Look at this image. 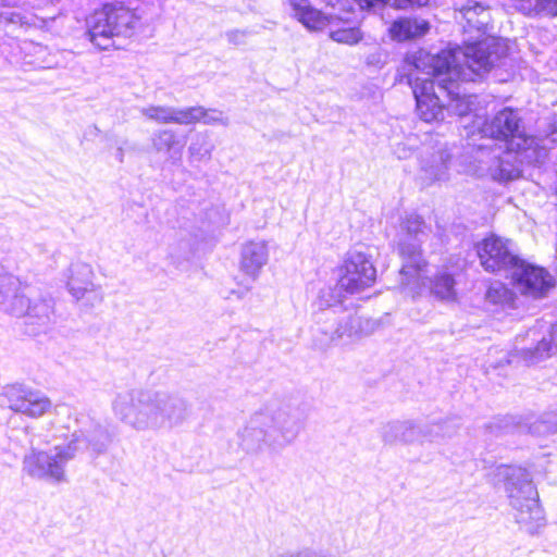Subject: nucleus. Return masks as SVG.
<instances>
[{
	"label": "nucleus",
	"mask_w": 557,
	"mask_h": 557,
	"mask_svg": "<svg viewBox=\"0 0 557 557\" xmlns=\"http://www.w3.org/2000/svg\"><path fill=\"white\" fill-rule=\"evenodd\" d=\"M77 422L82 426L72 434L67 445L49 450L30 447L23 458V472L36 480L61 483L66 481V463L77 453H88L94 458L104 454L112 442L108 428L89 416H83Z\"/></svg>",
	"instance_id": "obj_4"
},
{
	"label": "nucleus",
	"mask_w": 557,
	"mask_h": 557,
	"mask_svg": "<svg viewBox=\"0 0 557 557\" xmlns=\"http://www.w3.org/2000/svg\"><path fill=\"white\" fill-rule=\"evenodd\" d=\"M485 299L493 305L510 304L513 301V294L504 283L497 281L487 287Z\"/></svg>",
	"instance_id": "obj_27"
},
{
	"label": "nucleus",
	"mask_w": 557,
	"mask_h": 557,
	"mask_svg": "<svg viewBox=\"0 0 557 557\" xmlns=\"http://www.w3.org/2000/svg\"><path fill=\"white\" fill-rule=\"evenodd\" d=\"M375 280L376 269L371 256L357 250L348 251L339 268V288L351 295L372 286Z\"/></svg>",
	"instance_id": "obj_12"
},
{
	"label": "nucleus",
	"mask_w": 557,
	"mask_h": 557,
	"mask_svg": "<svg viewBox=\"0 0 557 557\" xmlns=\"http://www.w3.org/2000/svg\"><path fill=\"white\" fill-rule=\"evenodd\" d=\"M114 414L137 431H170L183 425L191 414V404L177 393L127 391L113 403Z\"/></svg>",
	"instance_id": "obj_2"
},
{
	"label": "nucleus",
	"mask_w": 557,
	"mask_h": 557,
	"mask_svg": "<svg viewBox=\"0 0 557 557\" xmlns=\"http://www.w3.org/2000/svg\"><path fill=\"white\" fill-rule=\"evenodd\" d=\"M100 131L98 129L97 126H92L91 129H90V135H97Z\"/></svg>",
	"instance_id": "obj_41"
},
{
	"label": "nucleus",
	"mask_w": 557,
	"mask_h": 557,
	"mask_svg": "<svg viewBox=\"0 0 557 557\" xmlns=\"http://www.w3.org/2000/svg\"><path fill=\"white\" fill-rule=\"evenodd\" d=\"M4 396L11 410L30 418L41 417L51 408L50 399L42 392L22 384L9 386Z\"/></svg>",
	"instance_id": "obj_15"
},
{
	"label": "nucleus",
	"mask_w": 557,
	"mask_h": 557,
	"mask_svg": "<svg viewBox=\"0 0 557 557\" xmlns=\"http://www.w3.org/2000/svg\"><path fill=\"white\" fill-rule=\"evenodd\" d=\"M520 8L528 13L557 15V0H521Z\"/></svg>",
	"instance_id": "obj_28"
},
{
	"label": "nucleus",
	"mask_w": 557,
	"mask_h": 557,
	"mask_svg": "<svg viewBox=\"0 0 557 557\" xmlns=\"http://www.w3.org/2000/svg\"><path fill=\"white\" fill-rule=\"evenodd\" d=\"M246 32L233 29L226 33L227 40L233 45H243L245 42Z\"/></svg>",
	"instance_id": "obj_35"
},
{
	"label": "nucleus",
	"mask_w": 557,
	"mask_h": 557,
	"mask_svg": "<svg viewBox=\"0 0 557 557\" xmlns=\"http://www.w3.org/2000/svg\"><path fill=\"white\" fill-rule=\"evenodd\" d=\"M203 112L205 113L201 114L199 122L207 124V125H211V124H215V123H220V122L223 124H226V122H223L222 119L220 117L221 112H218L216 110H208L206 108H203Z\"/></svg>",
	"instance_id": "obj_32"
},
{
	"label": "nucleus",
	"mask_w": 557,
	"mask_h": 557,
	"mask_svg": "<svg viewBox=\"0 0 557 557\" xmlns=\"http://www.w3.org/2000/svg\"><path fill=\"white\" fill-rule=\"evenodd\" d=\"M307 417V407L300 401H288L276 409L256 411L238 429V446L250 456L265 451L280 453L298 437Z\"/></svg>",
	"instance_id": "obj_3"
},
{
	"label": "nucleus",
	"mask_w": 557,
	"mask_h": 557,
	"mask_svg": "<svg viewBox=\"0 0 557 557\" xmlns=\"http://www.w3.org/2000/svg\"><path fill=\"white\" fill-rule=\"evenodd\" d=\"M363 10H371L382 8L391 3V0H355Z\"/></svg>",
	"instance_id": "obj_34"
},
{
	"label": "nucleus",
	"mask_w": 557,
	"mask_h": 557,
	"mask_svg": "<svg viewBox=\"0 0 557 557\" xmlns=\"http://www.w3.org/2000/svg\"><path fill=\"white\" fill-rule=\"evenodd\" d=\"M507 52L505 40L493 36L467 42L463 48L448 47L436 54L419 50L406 55L397 77L411 88L416 112L422 121H443L450 110L465 116L472 111L475 98L466 84L481 82Z\"/></svg>",
	"instance_id": "obj_1"
},
{
	"label": "nucleus",
	"mask_w": 557,
	"mask_h": 557,
	"mask_svg": "<svg viewBox=\"0 0 557 557\" xmlns=\"http://www.w3.org/2000/svg\"><path fill=\"white\" fill-rule=\"evenodd\" d=\"M15 14L14 13H11V16H14ZM12 22L14 21L13 17L10 18Z\"/></svg>",
	"instance_id": "obj_43"
},
{
	"label": "nucleus",
	"mask_w": 557,
	"mask_h": 557,
	"mask_svg": "<svg viewBox=\"0 0 557 557\" xmlns=\"http://www.w3.org/2000/svg\"><path fill=\"white\" fill-rule=\"evenodd\" d=\"M143 115L158 123H172V107L168 106H149L141 109Z\"/></svg>",
	"instance_id": "obj_29"
},
{
	"label": "nucleus",
	"mask_w": 557,
	"mask_h": 557,
	"mask_svg": "<svg viewBox=\"0 0 557 557\" xmlns=\"http://www.w3.org/2000/svg\"><path fill=\"white\" fill-rule=\"evenodd\" d=\"M429 30L430 23L428 21L413 17L397 18L389 27L392 38L398 41L422 37L428 34Z\"/></svg>",
	"instance_id": "obj_21"
},
{
	"label": "nucleus",
	"mask_w": 557,
	"mask_h": 557,
	"mask_svg": "<svg viewBox=\"0 0 557 557\" xmlns=\"http://www.w3.org/2000/svg\"><path fill=\"white\" fill-rule=\"evenodd\" d=\"M293 16L310 30L322 29L325 26L324 14L311 5L309 0H288Z\"/></svg>",
	"instance_id": "obj_23"
},
{
	"label": "nucleus",
	"mask_w": 557,
	"mask_h": 557,
	"mask_svg": "<svg viewBox=\"0 0 557 557\" xmlns=\"http://www.w3.org/2000/svg\"><path fill=\"white\" fill-rule=\"evenodd\" d=\"M484 10L485 8L482 3L473 0H467L459 9L469 23L472 22L474 15L483 13Z\"/></svg>",
	"instance_id": "obj_31"
},
{
	"label": "nucleus",
	"mask_w": 557,
	"mask_h": 557,
	"mask_svg": "<svg viewBox=\"0 0 557 557\" xmlns=\"http://www.w3.org/2000/svg\"><path fill=\"white\" fill-rule=\"evenodd\" d=\"M485 431L496 437L516 432L529 433L534 436L555 434L545 414L533 422H529L523 420L521 417L510 414L497 417L485 424Z\"/></svg>",
	"instance_id": "obj_16"
},
{
	"label": "nucleus",
	"mask_w": 557,
	"mask_h": 557,
	"mask_svg": "<svg viewBox=\"0 0 557 557\" xmlns=\"http://www.w3.org/2000/svg\"><path fill=\"white\" fill-rule=\"evenodd\" d=\"M269 259V249L264 240H251L243 245L240 251V270L253 280Z\"/></svg>",
	"instance_id": "obj_18"
},
{
	"label": "nucleus",
	"mask_w": 557,
	"mask_h": 557,
	"mask_svg": "<svg viewBox=\"0 0 557 557\" xmlns=\"http://www.w3.org/2000/svg\"><path fill=\"white\" fill-rule=\"evenodd\" d=\"M366 63L369 66L382 67L385 63V60H383V54L381 52L375 51L367 57Z\"/></svg>",
	"instance_id": "obj_36"
},
{
	"label": "nucleus",
	"mask_w": 557,
	"mask_h": 557,
	"mask_svg": "<svg viewBox=\"0 0 557 557\" xmlns=\"http://www.w3.org/2000/svg\"><path fill=\"white\" fill-rule=\"evenodd\" d=\"M345 290L339 288V281L334 286L322 288L313 304L318 310L313 313L311 326L312 345L320 350L331 344L350 339L362 331L361 318L342 309Z\"/></svg>",
	"instance_id": "obj_6"
},
{
	"label": "nucleus",
	"mask_w": 557,
	"mask_h": 557,
	"mask_svg": "<svg viewBox=\"0 0 557 557\" xmlns=\"http://www.w3.org/2000/svg\"><path fill=\"white\" fill-rule=\"evenodd\" d=\"M482 137L504 144L508 152L522 156L528 162L541 157L540 140L525 132L524 122L518 109L504 107L486 115L479 127Z\"/></svg>",
	"instance_id": "obj_9"
},
{
	"label": "nucleus",
	"mask_w": 557,
	"mask_h": 557,
	"mask_svg": "<svg viewBox=\"0 0 557 557\" xmlns=\"http://www.w3.org/2000/svg\"><path fill=\"white\" fill-rule=\"evenodd\" d=\"M499 171H500L499 176L504 181H510L515 177V175L512 174L511 171L506 172V173L503 171V169H500Z\"/></svg>",
	"instance_id": "obj_38"
},
{
	"label": "nucleus",
	"mask_w": 557,
	"mask_h": 557,
	"mask_svg": "<svg viewBox=\"0 0 557 557\" xmlns=\"http://www.w3.org/2000/svg\"><path fill=\"white\" fill-rule=\"evenodd\" d=\"M511 242L491 234L475 245L476 256L482 268L490 273L512 271L521 261L510 248Z\"/></svg>",
	"instance_id": "obj_13"
},
{
	"label": "nucleus",
	"mask_w": 557,
	"mask_h": 557,
	"mask_svg": "<svg viewBox=\"0 0 557 557\" xmlns=\"http://www.w3.org/2000/svg\"><path fill=\"white\" fill-rule=\"evenodd\" d=\"M493 482L496 486L504 485L509 504L516 511L517 523L528 525V532L530 533L542 525L544 520L543 509L540 505L536 487L527 469L500 465L494 471Z\"/></svg>",
	"instance_id": "obj_7"
},
{
	"label": "nucleus",
	"mask_w": 557,
	"mask_h": 557,
	"mask_svg": "<svg viewBox=\"0 0 557 557\" xmlns=\"http://www.w3.org/2000/svg\"><path fill=\"white\" fill-rule=\"evenodd\" d=\"M456 281L450 273L441 272L433 276L430 289L434 297L441 300H451L456 297Z\"/></svg>",
	"instance_id": "obj_24"
},
{
	"label": "nucleus",
	"mask_w": 557,
	"mask_h": 557,
	"mask_svg": "<svg viewBox=\"0 0 557 557\" xmlns=\"http://www.w3.org/2000/svg\"><path fill=\"white\" fill-rule=\"evenodd\" d=\"M547 421H549V425L553 432L557 433V409L550 412L544 413Z\"/></svg>",
	"instance_id": "obj_37"
},
{
	"label": "nucleus",
	"mask_w": 557,
	"mask_h": 557,
	"mask_svg": "<svg viewBox=\"0 0 557 557\" xmlns=\"http://www.w3.org/2000/svg\"><path fill=\"white\" fill-rule=\"evenodd\" d=\"M0 309L23 318V333L37 336L46 333L52 322V299L39 294L34 287L23 285L18 277L0 264Z\"/></svg>",
	"instance_id": "obj_5"
},
{
	"label": "nucleus",
	"mask_w": 557,
	"mask_h": 557,
	"mask_svg": "<svg viewBox=\"0 0 557 557\" xmlns=\"http://www.w3.org/2000/svg\"><path fill=\"white\" fill-rule=\"evenodd\" d=\"M333 40L341 44L354 45L361 40L362 35L359 28L338 29L331 34Z\"/></svg>",
	"instance_id": "obj_30"
},
{
	"label": "nucleus",
	"mask_w": 557,
	"mask_h": 557,
	"mask_svg": "<svg viewBox=\"0 0 557 557\" xmlns=\"http://www.w3.org/2000/svg\"><path fill=\"white\" fill-rule=\"evenodd\" d=\"M115 159L119 161V162H123L124 161V151H123V148L122 147H119L116 149V152H115Z\"/></svg>",
	"instance_id": "obj_39"
},
{
	"label": "nucleus",
	"mask_w": 557,
	"mask_h": 557,
	"mask_svg": "<svg viewBox=\"0 0 557 557\" xmlns=\"http://www.w3.org/2000/svg\"><path fill=\"white\" fill-rule=\"evenodd\" d=\"M203 113V107L201 106L188 108L172 107V123L181 125L196 124Z\"/></svg>",
	"instance_id": "obj_26"
},
{
	"label": "nucleus",
	"mask_w": 557,
	"mask_h": 557,
	"mask_svg": "<svg viewBox=\"0 0 557 557\" xmlns=\"http://www.w3.org/2000/svg\"><path fill=\"white\" fill-rule=\"evenodd\" d=\"M557 354V322L552 324L547 336L537 341L536 345L529 348L515 349L507 355L506 362L523 363L527 367L537 364Z\"/></svg>",
	"instance_id": "obj_17"
},
{
	"label": "nucleus",
	"mask_w": 557,
	"mask_h": 557,
	"mask_svg": "<svg viewBox=\"0 0 557 557\" xmlns=\"http://www.w3.org/2000/svg\"><path fill=\"white\" fill-rule=\"evenodd\" d=\"M70 272L71 275L67 281L69 293L76 300H79L84 297L86 292L92 289V269L87 263L77 262L71 264Z\"/></svg>",
	"instance_id": "obj_22"
},
{
	"label": "nucleus",
	"mask_w": 557,
	"mask_h": 557,
	"mask_svg": "<svg viewBox=\"0 0 557 557\" xmlns=\"http://www.w3.org/2000/svg\"><path fill=\"white\" fill-rule=\"evenodd\" d=\"M392 5L397 9H408L413 7H424L430 0H391Z\"/></svg>",
	"instance_id": "obj_33"
},
{
	"label": "nucleus",
	"mask_w": 557,
	"mask_h": 557,
	"mask_svg": "<svg viewBox=\"0 0 557 557\" xmlns=\"http://www.w3.org/2000/svg\"><path fill=\"white\" fill-rule=\"evenodd\" d=\"M461 425L458 417H448L443 421L432 420L429 423H418L413 420L392 421L382 429V438L385 444H413L424 442L438 443L451 437Z\"/></svg>",
	"instance_id": "obj_11"
},
{
	"label": "nucleus",
	"mask_w": 557,
	"mask_h": 557,
	"mask_svg": "<svg viewBox=\"0 0 557 557\" xmlns=\"http://www.w3.org/2000/svg\"><path fill=\"white\" fill-rule=\"evenodd\" d=\"M15 0H0V8L14 5Z\"/></svg>",
	"instance_id": "obj_40"
},
{
	"label": "nucleus",
	"mask_w": 557,
	"mask_h": 557,
	"mask_svg": "<svg viewBox=\"0 0 557 557\" xmlns=\"http://www.w3.org/2000/svg\"><path fill=\"white\" fill-rule=\"evenodd\" d=\"M430 231L424 219L414 212L399 219L394 242L403 259L399 270L403 285L409 286L420 280L421 272L426 267L422 245L426 242Z\"/></svg>",
	"instance_id": "obj_10"
},
{
	"label": "nucleus",
	"mask_w": 557,
	"mask_h": 557,
	"mask_svg": "<svg viewBox=\"0 0 557 557\" xmlns=\"http://www.w3.org/2000/svg\"><path fill=\"white\" fill-rule=\"evenodd\" d=\"M140 22L137 10L124 3H104L86 18V39L100 50L121 48L119 39L136 34Z\"/></svg>",
	"instance_id": "obj_8"
},
{
	"label": "nucleus",
	"mask_w": 557,
	"mask_h": 557,
	"mask_svg": "<svg viewBox=\"0 0 557 557\" xmlns=\"http://www.w3.org/2000/svg\"><path fill=\"white\" fill-rule=\"evenodd\" d=\"M450 160V152L444 148L421 158L422 180L425 181L426 185L448 180Z\"/></svg>",
	"instance_id": "obj_19"
},
{
	"label": "nucleus",
	"mask_w": 557,
	"mask_h": 557,
	"mask_svg": "<svg viewBox=\"0 0 557 557\" xmlns=\"http://www.w3.org/2000/svg\"><path fill=\"white\" fill-rule=\"evenodd\" d=\"M214 145L210 137L206 134H199L191 141L188 147V152L191 161H208L211 159V153Z\"/></svg>",
	"instance_id": "obj_25"
},
{
	"label": "nucleus",
	"mask_w": 557,
	"mask_h": 557,
	"mask_svg": "<svg viewBox=\"0 0 557 557\" xmlns=\"http://www.w3.org/2000/svg\"><path fill=\"white\" fill-rule=\"evenodd\" d=\"M152 149L166 156V161L176 164L182 159L183 144L171 129H162L151 136Z\"/></svg>",
	"instance_id": "obj_20"
},
{
	"label": "nucleus",
	"mask_w": 557,
	"mask_h": 557,
	"mask_svg": "<svg viewBox=\"0 0 557 557\" xmlns=\"http://www.w3.org/2000/svg\"><path fill=\"white\" fill-rule=\"evenodd\" d=\"M280 557H299V554L297 556H280Z\"/></svg>",
	"instance_id": "obj_42"
},
{
	"label": "nucleus",
	"mask_w": 557,
	"mask_h": 557,
	"mask_svg": "<svg viewBox=\"0 0 557 557\" xmlns=\"http://www.w3.org/2000/svg\"><path fill=\"white\" fill-rule=\"evenodd\" d=\"M511 277L523 295L534 298L545 297L555 286L554 277L545 268L528 263L523 259L513 270Z\"/></svg>",
	"instance_id": "obj_14"
}]
</instances>
